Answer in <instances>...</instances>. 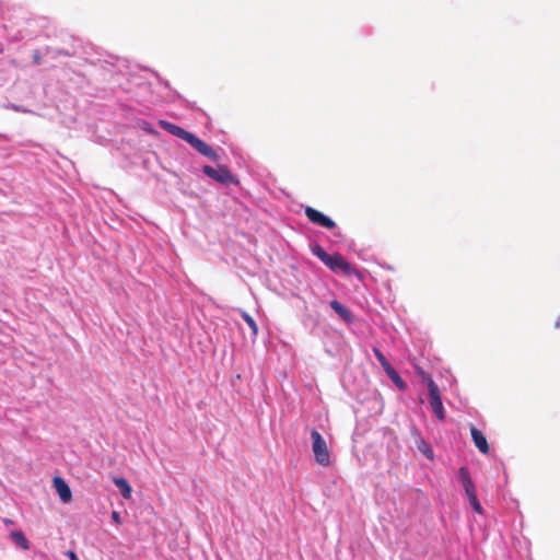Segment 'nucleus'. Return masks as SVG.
I'll list each match as a JSON object with an SVG mask.
<instances>
[{"instance_id": "nucleus-1", "label": "nucleus", "mask_w": 560, "mask_h": 560, "mask_svg": "<svg viewBox=\"0 0 560 560\" xmlns=\"http://www.w3.org/2000/svg\"><path fill=\"white\" fill-rule=\"evenodd\" d=\"M312 253L334 272L351 275L355 271V269L340 254L336 253L330 255L326 253L320 245L312 246Z\"/></svg>"}, {"instance_id": "nucleus-2", "label": "nucleus", "mask_w": 560, "mask_h": 560, "mask_svg": "<svg viewBox=\"0 0 560 560\" xmlns=\"http://www.w3.org/2000/svg\"><path fill=\"white\" fill-rule=\"evenodd\" d=\"M310 434L312 439V451L315 456V462L323 467L329 466L330 452L326 441L315 428L310 430Z\"/></svg>"}, {"instance_id": "nucleus-3", "label": "nucleus", "mask_w": 560, "mask_h": 560, "mask_svg": "<svg viewBox=\"0 0 560 560\" xmlns=\"http://www.w3.org/2000/svg\"><path fill=\"white\" fill-rule=\"evenodd\" d=\"M428 389L431 408L436 418L442 421L445 419V411L443 408L440 389L432 378H430L428 382Z\"/></svg>"}, {"instance_id": "nucleus-4", "label": "nucleus", "mask_w": 560, "mask_h": 560, "mask_svg": "<svg viewBox=\"0 0 560 560\" xmlns=\"http://www.w3.org/2000/svg\"><path fill=\"white\" fill-rule=\"evenodd\" d=\"M202 172L210 178L221 184L229 185L236 182L234 175L230 172V170L226 166L220 165L218 167H212L209 165H205L202 167Z\"/></svg>"}, {"instance_id": "nucleus-5", "label": "nucleus", "mask_w": 560, "mask_h": 560, "mask_svg": "<svg viewBox=\"0 0 560 560\" xmlns=\"http://www.w3.org/2000/svg\"><path fill=\"white\" fill-rule=\"evenodd\" d=\"M185 141L188 142L201 155L212 161H217L219 159L218 153L209 144L196 137L194 133L189 132Z\"/></svg>"}, {"instance_id": "nucleus-6", "label": "nucleus", "mask_w": 560, "mask_h": 560, "mask_svg": "<svg viewBox=\"0 0 560 560\" xmlns=\"http://www.w3.org/2000/svg\"><path fill=\"white\" fill-rule=\"evenodd\" d=\"M305 215L311 222L326 229L331 230L336 226V223L330 218L312 207H306Z\"/></svg>"}, {"instance_id": "nucleus-7", "label": "nucleus", "mask_w": 560, "mask_h": 560, "mask_svg": "<svg viewBox=\"0 0 560 560\" xmlns=\"http://www.w3.org/2000/svg\"><path fill=\"white\" fill-rule=\"evenodd\" d=\"M458 478H459V481L465 490V493H466L468 500L472 497H476L477 495L476 488H475V485L472 482V479L470 477V474H469L467 467L463 466L459 468Z\"/></svg>"}, {"instance_id": "nucleus-8", "label": "nucleus", "mask_w": 560, "mask_h": 560, "mask_svg": "<svg viewBox=\"0 0 560 560\" xmlns=\"http://www.w3.org/2000/svg\"><path fill=\"white\" fill-rule=\"evenodd\" d=\"M55 489L60 498V500L65 503H68L72 499V492L68 483L61 477L54 478Z\"/></svg>"}, {"instance_id": "nucleus-9", "label": "nucleus", "mask_w": 560, "mask_h": 560, "mask_svg": "<svg viewBox=\"0 0 560 560\" xmlns=\"http://www.w3.org/2000/svg\"><path fill=\"white\" fill-rule=\"evenodd\" d=\"M470 434H471V439L474 441L475 446L482 454H488L489 453V444L487 442L485 434L480 430H478L475 425L470 427Z\"/></svg>"}, {"instance_id": "nucleus-10", "label": "nucleus", "mask_w": 560, "mask_h": 560, "mask_svg": "<svg viewBox=\"0 0 560 560\" xmlns=\"http://www.w3.org/2000/svg\"><path fill=\"white\" fill-rule=\"evenodd\" d=\"M160 126L167 132H170L173 136L178 137L179 139L185 140L188 136L189 131L185 130L184 128L174 125L166 120H160Z\"/></svg>"}, {"instance_id": "nucleus-11", "label": "nucleus", "mask_w": 560, "mask_h": 560, "mask_svg": "<svg viewBox=\"0 0 560 560\" xmlns=\"http://www.w3.org/2000/svg\"><path fill=\"white\" fill-rule=\"evenodd\" d=\"M330 307L347 323L353 320L351 312L337 300L330 301Z\"/></svg>"}, {"instance_id": "nucleus-12", "label": "nucleus", "mask_w": 560, "mask_h": 560, "mask_svg": "<svg viewBox=\"0 0 560 560\" xmlns=\"http://www.w3.org/2000/svg\"><path fill=\"white\" fill-rule=\"evenodd\" d=\"M115 486L120 490L121 495L125 499H130L131 497V487L128 483V481L124 478H115L114 479Z\"/></svg>"}, {"instance_id": "nucleus-13", "label": "nucleus", "mask_w": 560, "mask_h": 560, "mask_svg": "<svg viewBox=\"0 0 560 560\" xmlns=\"http://www.w3.org/2000/svg\"><path fill=\"white\" fill-rule=\"evenodd\" d=\"M10 536H11L12 540L19 547H21L23 550L30 549V541L26 539V537L24 536V534L22 532L14 530L10 534Z\"/></svg>"}, {"instance_id": "nucleus-14", "label": "nucleus", "mask_w": 560, "mask_h": 560, "mask_svg": "<svg viewBox=\"0 0 560 560\" xmlns=\"http://www.w3.org/2000/svg\"><path fill=\"white\" fill-rule=\"evenodd\" d=\"M387 376L393 381V383L400 389H406V383L404 380L399 376V374L395 371L394 368H390L387 372H385Z\"/></svg>"}, {"instance_id": "nucleus-15", "label": "nucleus", "mask_w": 560, "mask_h": 560, "mask_svg": "<svg viewBox=\"0 0 560 560\" xmlns=\"http://www.w3.org/2000/svg\"><path fill=\"white\" fill-rule=\"evenodd\" d=\"M418 450L429 459H433L434 453L430 444H428L425 441L420 440L418 443Z\"/></svg>"}, {"instance_id": "nucleus-16", "label": "nucleus", "mask_w": 560, "mask_h": 560, "mask_svg": "<svg viewBox=\"0 0 560 560\" xmlns=\"http://www.w3.org/2000/svg\"><path fill=\"white\" fill-rule=\"evenodd\" d=\"M373 353L385 372L393 368L380 349L374 348Z\"/></svg>"}, {"instance_id": "nucleus-17", "label": "nucleus", "mask_w": 560, "mask_h": 560, "mask_svg": "<svg viewBox=\"0 0 560 560\" xmlns=\"http://www.w3.org/2000/svg\"><path fill=\"white\" fill-rule=\"evenodd\" d=\"M241 316L246 322V324L249 326V328L252 329L253 335L256 336L258 332V327H257L254 318L245 311H241Z\"/></svg>"}, {"instance_id": "nucleus-18", "label": "nucleus", "mask_w": 560, "mask_h": 560, "mask_svg": "<svg viewBox=\"0 0 560 560\" xmlns=\"http://www.w3.org/2000/svg\"><path fill=\"white\" fill-rule=\"evenodd\" d=\"M468 501H469V503H470L471 508L474 509V511H475L476 513H478V514H482L483 510H482V506H481V504H480V502H479V500H478L477 495H476V497L470 498Z\"/></svg>"}, {"instance_id": "nucleus-19", "label": "nucleus", "mask_w": 560, "mask_h": 560, "mask_svg": "<svg viewBox=\"0 0 560 560\" xmlns=\"http://www.w3.org/2000/svg\"><path fill=\"white\" fill-rule=\"evenodd\" d=\"M112 520L116 523V524H120L121 523V517L119 515V513L117 511H113L112 512Z\"/></svg>"}, {"instance_id": "nucleus-20", "label": "nucleus", "mask_w": 560, "mask_h": 560, "mask_svg": "<svg viewBox=\"0 0 560 560\" xmlns=\"http://www.w3.org/2000/svg\"><path fill=\"white\" fill-rule=\"evenodd\" d=\"M66 555L70 560H79L77 553L73 550H68Z\"/></svg>"}, {"instance_id": "nucleus-21", "label": "nucleus", "mask_w": 560, "mask_h": 560, "mask_svg": "<svg viewBox=\"0 0 560 560\" xmlns=\"http://www.w3.org/2000/svg\"><path fill=\"white\" fill-rule=\"evenodd\" d=\"M4 523H5V524H12V521H11V520H9V518H5V520H4Z\"/></svg>"}, {"instance_id": "nucleus-22", "label": "nucleus", "mask_w": 560, "mask_h": 560, "mask_svg": "<svg viewBox=\"0 0 560 560\" xmlns=\"http://www.w3.org/2000/svg\"><path fill=\"white\" fill-rule=\"evenodd\" d=\"M34 60H35L36 63H38L40 59H39V57L35 56Z\"/></svg>"}]
</instances>
